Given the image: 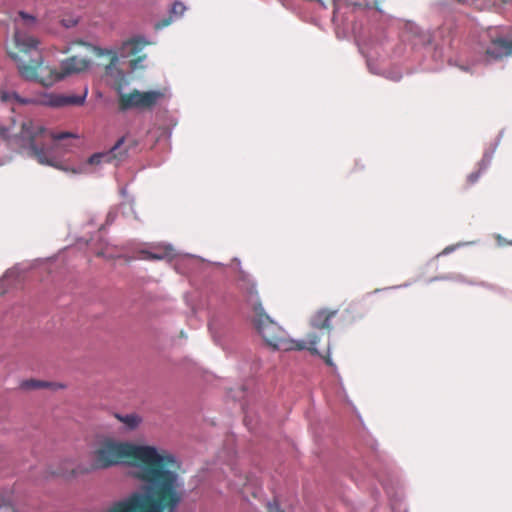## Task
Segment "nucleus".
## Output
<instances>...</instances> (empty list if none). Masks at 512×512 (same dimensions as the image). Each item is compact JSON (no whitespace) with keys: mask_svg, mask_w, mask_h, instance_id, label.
<instances>
[{"mask_svg":"<svg viewBox=\"0 0 512 512\" xmlns=\"http://www.w3.org/2000/svg\"><path fill=\"white\" fill-rule=\"evenodd\" d=\"M139 141L137 138L130 134H126L119 138L117 142L111 147L115 155V165H118L122 161L126 160V152H119L118 150L122 147H127L129 151L137 148Z\"/></svg>","mask_w":512,"mask_h":512,"instance_id":"obj_10","label":"nucleus"},{"mask_svg":"<svg viewBox=\"0 0 512 512\" xmlns=\"http://www.w3.org/2000/svg\"><path fill=\"white\" fill-rule=\"evenodd\" d=\"M8 281V278L7 276H4L2 279H1V284L3 285L4 283H6Z\"/></svg>","mask_w":512,"mask_h":512,"instance_id":"obj_22","label":"nucleus"},{"mask_svg":"<svg viewBox=\"0 0 512 512\" xmlns=\"http://www.w3.org/2000/svg\"><path fill=\"white\" fill-rule=\"evenodd\" d=\"M88 94V88H85L82 95H61L50 94L44 100V104L52 107H63L69 105H82Z\"/></svg>","mask_w":512,"mask_h":512,"instance_id":"obj_7","label":"nucleus"},{"mask_svg":"<svg viewBox=\"0 0 512 512\" xmlns=\"http://www.w3.org/2000/svg\"><path fill=\"white\" fill-rule=\"evenodd\" d=\"M14 41L18 53L14 54L13 58L19 62L18 71L21 77L45 87L52 86L66 75L85 71L90 64L86 58L72 56L62 62L61 72H57L43 65L39 41L36 38L17 30Z\"/></svg>","mask_w":512,"mask_h":512,"instance_id":"obj_2","label":"nucleus"},{"mask_svg":"<svg viewBox=\"0 0 512 512\" xmlns=\"http://www.w3.org/2000/svg\"><path fill=\"white\" fill-rule=\"evenodd\" d=\"M322 358L324 359L325 363L330 366V367H333L334 366V363L332 362V359L330 357V353L329 351H327L324 355H322Z\"/></svg>","mask_w":512,"mask_h":512,"instance_id":"obj_19","label":"nucleus"},{"mask_svg":"<svg viewBox=\"0 0 512 512\" xmlns=\"http://www.w3.org/2000/svg\"><path fill=\"white\" fill-rule=\"evenodd\" d=\"M338 314V310L321 308L315 311L309 320L310 326L313 329L321 331V335H327L329 338L330 331L332 330L331 320Z\"/></svg>","mask_w":512,"mask_h":512,"instance_id":"obj_6","label":"nucleus"},{"mask_svg":"<svg viewBox=\"0 0 512 512\" xmlns=\"http://www.w3.org/2000/svg\"><path fill=\"white\" fill-rule=\"evenodd\" d=\"M185 11L186 6L180 1H175L169 10L168 17H165L162 20L158 21L155 24V29L160 30L169 26L172 22L179 19L184 14Z\"/></svg>","mask_w":512,"mask_h":512,"instance_id":"obj_11","label":"nucleus"},{"mask_svg":"<svg viewBox=\"0 0 512 512\" xmlns=\"http://www.w3.org/2000/svg\"><path fill=\"white\" fill-rule=\"evenodd\" d=\"M172 248H166L163 252L161 253H153V252H150V251H142V255H143V259H147V260H160V259H163L165 257H170L172 255Z\"/></svg>","mask_w":512,"mask_h":512,"instance_id":"obj_16","label":"nucleus"},{"mask_svg":"<svg viewBox=\"0 0 512 512\" xmlns=\"http://www.w3.org/2000/svg\"><path fill=\"white\" fill-rule=\"evenodd\" d=\"M166 97V89L141 92L134 89L130 93H121L119 96V109H151Z\"/></svg>","mask_w":512,"mask_h":512,"instance_id":"obj_5","label":"nucleus"},{"mask_svg":"<svg viewBox=\"0 0 512 512\" xmlns=\"http://www.w3.org/2000/svg\"><path fill=\"white\" fill-rule=\"evenodd\" d=\"M267 512H284L280 509L278 504L276 502L268 503L267 505Z\"/></svg>","mask_w":512,"mask_h":512,"instance_id":"obj_18","label":"nucleus"},{"mask_svg":"<svg viewBox=\"0 0 512 512\" xmlns=\"http://www.w3.org/2000/svg\"><path fill=\"white\" fill-rule=\"evenodd\" d=\"M22 387L25 389H29V390L30 389H40V388H52V389L63 388V386L60 384L47 382V381L34 380V379L24 381L22 383Z\"/></svg>","mask_w":512,"mask_h":512,"instance_id":"obj_15","label":"nucleus"},{"mask_svg":"<svg viewBox=\"0 0 512 512\" xmlns=\"http://www.w3.org/2000/svg\"><path fill=\"white\" fill-rule=\"evenodd\" d=\"M79 44L85 45V46H87L88 48H93L91 45H88V44L84 43L83 41H80V42H79Z\"/></svg>","mask_w":512,"mask_h":512,"instance_id":"obj_23","label":"nucleus"},{"mask_svg":"<svg viewBox=\"0 0 512 512\" xmlns=\"http://www.w3.org/2000/svg\"><path fill=\"white\" fill-rule=\"evenodd\" d=\"M115 163V155L113 153L112 148L106 152L95 153L89 157L88 163L91 165H96L100 163Z\"/></svg>","mask_w":512,"mask_h":512,"instance_id":"obj_14","label":"nucleus"},{"mask_svg":"<svg viewBox=\"0 0 512 512\" xmlns=\"http://www.w3.org/2000/svg\"><path fill=\"white\" fill-rule=\"evenodd\" d=\"M20 17L25 21L27 25L35 22V18L25 12H19Z\"/></svg>","mask_w":512,"mask_h":512,"instance_id":"obj_17","label":"nucleus"},{"mask_svg":"<svg viewBox=\"0 0 512 512\" xmlns=\"http://www.w3.org/2000/svg\"><path fill=\"white\" fill-rule=\"evenodd\" d=\"M91 459L95 469L119 464L134 467L132 477L144 484L143 492H134L108 512H175L183 499L180 465L165 450L108 437L98 442Z\"/></svg>","mask_w":512,"mask_h":512,"instance_id":"obj_1","label":"nucleus"},{"mask_svg":"<svg viewBox=\"0 0 512 512\" xmlns=\"http://www.w3.org/2000/svg\"><path fill=\"white\" fill-rule=\"evenodd\" d=\"M487 57L499 60L503 57L512 56V41L497 38L491 41L485 51Z\"/></svg>","mask_w":512,"mask_h":512,"instance_id":"obj_9","label":"nucleus"},{"mask_svg":"<svg viewBox=\"0 0 512 512\" xmlns=\"http://www.w3.org/2000/svg\"><path fill=\"white\" fill-rule=\"evenodd\" d=\"M5 292H6V290H5V289H1V290H0V295H1V294H4Z\"/></svg>","mask_w":512,"mask_h":512,"instance_id":"obj_24","label":"nucleus"},{"mask_svg":"<svg viewBox=\"0 0 512 512\" xmlns=\"http://www.w3.org/2000/svg\"><path fill=\"white\" fill-rule=\"evenodd\" d=\"M479 178V173H471L468 176V181L470 184H474Z\"/></svg>","mask_w":512,"mask_h":512,"instance_id":"obj_20","label":"nucleus"},{"mask_svg":"<svg viewBox=\"0 0 512 512\" xmlns=\"http://www.w3.org/2000/svg\"><path fill=\"white\" fill-rule=\"evenodd\" d=\"M458 2H464L465 0H457Z\"/></svg>","mask_w":512,"mask_h":512,"instance_id":"obj_25","label":"nucleus"},{"mask_svg":"<svg viewBox=\"0 0 512 512\" xmlns=\"http://www.w3.org/2000/svg\"><path fill=\"white\" fill-rule=\"evenodd\" d=\"M0 99L2 102L28 103V100L21 98L15 91H9L6 83L0 86Z\"/></svg>","mask_w":512,"mask_h":512,"instance_id":"obj_12","label":"nucleus"},{"mask_svg":"<svg viewBox=\"0 0 512 512\" xmlns=\"http://www.w3.org/2000/svg\"><path fill=\"white\" fill-rule=\"evenodd\" d=\"M241 289L244 292L246 302L252 308L254 314L264 310L256 288V284L246 275L241 278Z\"/></svg>","mask_w":512,"mask_h":512,"instance_id":"obj_8","label":"nucleus"},{"mask_svg":"<svg viewBox=\"0 0 512 512\" xmlns=\"http://www.w3.org/2000/svg\"><path fill=\"white\" fill-rule=\"evenodd\" d=\"M76 134L70 132L53 133L46 130L39 122L27 119L22 122L21 130L17 136L19 145L28 151V154L35 158L42 165L58 167L51 156L47 140L61 141L66 138H77Z\"/></svg>","mask_w":512,"mask_h":512,"instance_id":"obj_3","label":"nucleus"},{"mask_svg":"<svg viewBox=\"0 0 512 512\" xmlns=\"http://www.w3.org/2000/svg\"><path fill=\"white\" fill-rule=\"evenodd\" d=\"M253 325L266 344L273 349L283 351L307 349L313 354H318L316 346L320 341V336L317 333H309L307 341L290 339L287 333L270 318L265 310L254 314Z\"/></svg>","mask_w":512,"mask_h":512,"instance_id":"obj_4","label":"nucleus"},{"mask_svg":"<svg viewBox=\"0 0 512 512\" xmlns=\"http://www.w3.org/2000/svg\"><path fill=\"white\" fill-rule=\"evenodd\" d=\"M118 151L119 152H126V159L128 158L130 151L128 150L127 147L124 146V147L120 148Z\"/></svg>","mask_w":512,"mask_h":512,"instance_id":"obj_21","label":"nucleus"},{"mask_svg":"<svg viewBox=\"0 0 512 512\" xmlns=\"http://www.w3.org/2000/svg\"><path fill=\"white\" fill-rule=\"evenodd\" d=\"M115 417L125 425L128 430L136 429L141 423V418L135 413L121 415L116 413Z\"/></svg>","mask_w":512,"mask_h":512,"instance_id":"obj_13","label":"nucleus"}]
</instances>
